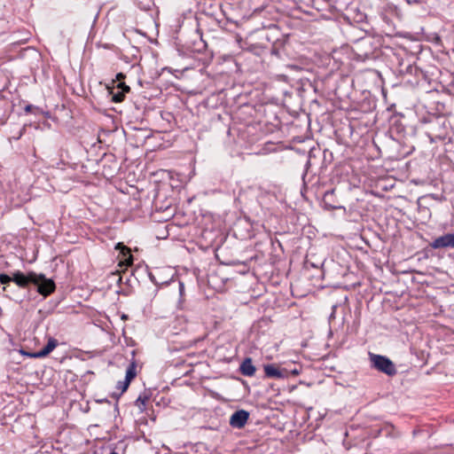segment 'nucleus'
Listing matches in <instances>:
<instances>
[{
	"label": "nucleus",
	"instance_id": "obj_17",
	"mask_svg": "<svg viewBox=\"0 0 454 454\" xmlns=\"http://www.w3.org/2000/svg\"><path fill=\"white\" fill-rule=\"evenodd\" d=\"M405 1L409 4H423V3L427 2V0H405Z\"/></svg>",
	"mask_w": 454,
	"mask_h": 454
},
{
	"label": "nucleus",
	"instance_id": "obj_2",
	"mask_svg": "<svg viewBox=\"0 0 454 454\" xmlns=\"http://www.w3.org/2000/svg\"><path fill=\"white\" fill-rule=\"evenodd\" d=\"M369 358L372 367L377 371L383 372L387 376H394L396 374L395 365L388 357L369 353Z\"/></svg>",
	"mask_w": 454,
	"mask_h": 454
},
{
	"label": "nucleus",
	"instance_id": "obj_18",
	"mask_svg": "<svg viewBox=\"0 0 454 454\" xmlns=\"http://www.w3.org/2000/svg\"><path fill=\"white\" fill-rule=\"evenodd\" d=\"M146 401H147V398H146V397H143V398H142L141 396H139V397L137 398V405H138V406H140V405H139V403H141L142 405H145V403H146Z\"/></svg>",
	"mask_w": 454,
	"mask_h": 454
},
{
	"label": "nucleus",
	"instance_id": "obj_22",
	"mask_svg": "<svg viewBox=\"0 0 454 454\" xmlns=\"http://www.w3.org/2000/svg\"><path fill=\"white\" fill-rule=\"evenodd\" d=\"M110 454H119V453H117L115 451H112Z\"/></svg>",
	"mask_w": 454,
	"mask_h": 454
},
{
	"label": "nucleus",
	"instance_id": "obj_1",
	"mask_svg": "<svg viewBox=\"0 0 454 454\" xmlns=\"http://www.w3.org/2000/svg\"><path fill=\"white\" fill-rule=\"evenodd\" d=\"M426 134L431 143L442 141L448 135L447 121L441 117H435L429 121Z\"/></svg>",
	"mask_w": 454,
	"mask_h": 454
},
{
	"label": "nucleus",
	"instance_id": "obj_20",
	"mask_svg": "<svg viewBox=\"0 0 454 454\" xmlns=\"http://www.w3.org/2000/svg\"><path fill=\"white\" fill-rule=\"evenodd\" d=\"M32 108H33V106H32V105H28V106H27L25 107V111H26L27 113H30V112H31V110H32Z\"/></svg>",
	"mask_w": 454,
	"mask_h": 454
},
{
	"label": "nucleus",
	"instance_id": "obj_15",
	"mask_svg": "<svg viewBox=\"0 0 454 454\" xmlns=\"http://www.w3.org/2000/svg\"><path fill=\"white\" fill-rule=\"evenodd\" d=\"M124 383H125V380L119 381L117 383V388L121 390V393H123V392H125L128 389V387L124 388V386H125Z\"/></svg>",
	"mask_w": 454,
	"mask_h": 454
},
{
	"label": "nucleus",
	"instance_id": "obj_12",
	"mask_svg": "<svg viewBox=\"0 0 454 454\" xmlns=\"http://www.w3.org/2000/svg\"><path fill=\"white\" fill-rule=\"evenodd\" d=\"M116 248L121 249V253L123 254L124 261L127 265L132 263V254H130L129 248L122 245L121 243H118Z\"/></svg>",
	"mask_w": 454,
	"mask_h": 454
},
{
	"label": "nucleus",
	"instance_id": "obj_13",
	"mask_svg": "<svg viewBox=\"0 0 454 454\" xmlns=\"http://www.w3.org/2000/svg\"><path fill=\"white\" fill-rule=\"evenodd\" d=\"M333 194H334V190H332V191L326 192L323 197V201H324L325 207L328 208H332V209L339 207L338 206L332 204V198H333Z\"/></svg>",
	"mask_w": 454,
	"mask_h": 454
},
{
	"label": "nucleus",
	"instance_id": "obj_9",
	"mask_svg": "<svg viewBox=\"0 0 454 454\" xmlns=\"http://www.w3.org/2000/svg\"><path fill=\"white\" fill-rule=\"evenodd\" d=\"M59 342L56 339L49 337L46 346L41 350L33 353L30 356L35 358H42L47 356L57 346Z\"/></svg>",
	"mask_w": 454,
	"mask_h": 454
},
{
	"label": "nucleus",
	"instance_id": "obj_6",
	"mask_svg": "<svg viewBox=\"0 0 454 454\" xmlns=\"http://www.w3.org/2000/svg\"><path fill=\"white\" fill-rule=\"evenodd\" d=\"M249 419V413L245 410L235 411L230 418V425L233 428H243Z\"/></svg>",
	"mask_w": 454,
	"mask_h": 454
},
{
	"label": "nucleus",
	"instance_id": "obj_21",
	"mask_svg": "<svg viewBox=\"0 0 454 454\" xmlns=\"http://www.w3.org/2000/svg\"><path fill=\"white\" fill-rule=\"evenodd\" d=\"M293 373H294V374H298V371L294 370V371L293 372Z\"/></svg>",
	"mask_w": 454,
	"mask_h": 454
},
{
	"label": "nucleus",
	"instance_id": "obj_8",
	"mask_svg": "<svg viewBox=\"0 0 454 454\" xmlns=\"http://www.w3.org/2000/svg\"><path fill=\"white\" fill-rule=\"evenodd\" d=\"M263 370L265 376L270 379H284L288 375L286 369H281L275 364H266Z\"/></svg>",
	"mask_w": 454,
	"mask_h": 454
},
{
	"label": "nucleus",
	"instance_id": "obj_3",
	"mask_svg": "<svg viewBox=\"0 0 454 454\" xmlns=\"http://www.w3.org/2000/svg\"><path fill=\"white\" fill-rule=\"evenodd\" d=\"M35 282H33L37 287V292L44 297L50 295L55 291L56 286L52 279L46 278L43 274L35 273Z\"/></svg>",
	"mask_w": 454,
	"mask_h": 454
},
{
	"label": "nucleus",
	"instance_id": "obj_5",
	"mask_svg": "<svg viewBox=\"0 0 454 454\" xmlns=\"http://www.w3.org/2000/svg\"><path fill=\"white\" fill-rule=\"evenodd\" d=\"M12 281L15 282L20 287L25 288L29 284H33L35 282V272L30 271L27 275L23 274L20 271H15L12 273Z\"/></svg>",
	"mask_w": 454,
	"mask_h": 454
},
{
	"label": "nucleus",
	"instance_id": "obj_10",
	"mask_svg": "<svg viewBox=\"0 0 454 454\" xmlns=\"http://www.w3.org/2000/svg\"><path fill=\"white\" fill-rule=\"evenodd\" d=\"M256 371L255 366L253 364V361L250 357H247L240 364L239 372L242 375L247 377H252L254 375Z\"/></svg>",
	"mask_w": 454,
	"mask_h": 454
},
{
	"label": "nucleus",
	"instance_id": "obj_4",
	"mask_svg": "<svg viewBox=\"0 0 454 454\" xmlns=\"http://www.w3.org/2000/svg\"><path fill=\"white\" fill-rule=\"evenodd\" d=\"M430 247L433 249H442L451 247L454 248V232L447 233L434 239L431 243Z\"/></svg>",
	"mask_w": 454,
	"mask_h": 454
},
{
	"label": "nucleus",
	"instance_id": "obj_11",
	"mask_svg": "<svg viewBox=\"0 0 454 454\" xmlns=\"http://www.w3.org/2000/svg\"><path fill=\"white\" fill-rule=\"evenodd\" d=\"M136 363L132 362L127 368L126 371V377H125V383H124V388L129 387L130 381L136 377L137 372H136Z\"/></svg>",
	"mask_w": 454,
	"mask_h": 454
},
{
	"label": "nucleus",
	"instance_id": "obj_7",
	"mask_svg": "<svg viewBox=\"0 0 454 454\" xmlns=\"http://www.w3.org/2000/svg\"><path fill=\"white\" fill-rule=\"evenodd\" d=\"M129 91L130 88L126 85L125 82L117 83V85L110 90L112 100L115 103H121L124 100L126 93Z\"/></svg>",
	"mask_w": 454,
	"mask_h": 454
},
{
	"label": "nucleus",
	"instance_id": "obj_16",
	"mask_svg": "<svg viewBox=\"0 0 454 454\" xmlns=\"http://www.w3.org/2000/svg\"><path fill=\"white\" fill-rule=\"evenodd\" d=\"M125 74H122V73H119L116 74V82H118V83L120 82H124L123 80L125 79Z\"/></svg>",
	"mask_w": 454,
	"mask_h": 454
},
{
	"label": "nucleus",
	"instance_id": "obj_14",
	"mask_svg": "<svg viewBox=\"0 0 454 454\" xmlns=\"http://www.w3.org/2000/svg\"><path fill=\"white\" fill-rule=\"evenodd\" d=\"M12 280V277L6 275V274H0V283L1 284H8Z\"/></svg>",
	"mask_w": 454,
	"mask_h": 454
},
{
	"label": "nucleus",
	"instance_id": "obj_19",
	"mask_svg": "<svg viewBox=\"0 0 454 454\" xmlns=\"http://www.w3.org/2000/svg\"><path fill=\"white\" fill-rule=\"evenodd\" d=\"M330 7L336 10V11H340V7L337 4V1H334L333 4H330Z\"/></svg>",
	"mask_w": 454,
	"mask_h": 454
}]
</instances>
